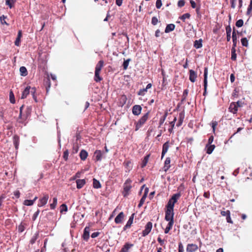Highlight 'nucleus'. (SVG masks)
<instances>
[{"label":"nucleus","mask_w":252,"mask_h":252,"mask_svg":"<svg viewBox=\"0 0 252 252\" xmlns=\"http://www.w3.org/2000/svg\"><path fill=\"white\" fill-rule=\"evenodd\" d=\"M31 93L32 95L33 98L36 100V97L35 96V89L34 88H31V87H27L22 93L21 98L24 99L27 97V96Z\"/></svg>","instance_id":"obj_1"},{"label":"nucleus","mask_w":252,"mask_h":252,"mask_svg":"<svg viewBox=\"0 0 252 252\" xmlns=\"http://www.w3.org/2000/svg\"><path fill=\"white\" fill-rule=\"evenodd\" d=\"M149 112L146 113L136 123L135 126V130H138L147 121L149 118Z\"/></svg>","instance_id":"obj_2"},{"label":"nucleus","mask_w":252,"mask_h":252,"mask_svg":"<svg viewBox=\"0 0 252 252\" xmlns=\"http://www.w3.org/2000/svg\"><path fill=\"white\" fill-rule=\"evenodd\" d=\"M207 75H208V68L205 67L204 72V93L203 95H205L207 93Z\"/></svg>","instance_id":"obj_3"},{"label":"nucleus","mask_w":252,"mask_h":252,"mask_svg":"<svg viewBox=\"0 0 252 252\" xmlns=\"http://www.w3.org/2000/svg\"><path fill=\"white\" fill-rule=\"evenodd\" d=\"M152 223L151 222H148L145 227L144 230L142 232V236H146L151 232L152 228Z\"/></svg>","instance_id":"obj_4"},{"label":"nucleus","mask_w":252,"mask_h":252,"mask_svg":"<svg viewBox=\"0 0 252 252\" xmlns=\"http://www.w3.org/2000/svg\"><path fill=\"white\" fill-rule=\"evenodd\" d=\"M174 215V210L166 209L165 220H173Z\"/></svg>","instance_id":"obj_5"},{"label":"nucleus","mask_w":252,"mask_h":252,"mask_svg":"<svg viewBox=\"0 0 252 252\" xmlns=\"http://www.w3.org/2000/svg\"><path fill=\"white\" fill-rule=\"evenodd\" d=\"M142 107L140 105H135L132 107V113L134 115L138 116L141 112Z\"/></svg>","instance_id":"obj_6"},{"label":"nucleus","mask_w":252,"mask_h":252,"mask_svg":"<svg viewBox=\"0 0 252 252\" xmlns=\"http://www.w3.org/2000/svg\"><path fill=\"white\" fill-rule=\"evenodd\" d=\"M49 199V196L48 194H45L43 197L40 199L39 203L38 204L39 207H41L45 205Z\"/></svg>","instance_id":"obj_7"},{"label":"nucleus","mask_w":252,"mask_h":252,"mask_svg":"<svg viewBox=\"0 0 252 252\" xmlns=\"http://www.w3.org/2000/svg\"><path fill=\"white\" fill-rule=\"evenodd\" d=\"M198 249V247L196 245L193 244H188L187 247V252H194Z\"/></svg>","instance_id":"obj_8"},{"label":"nucleus","mask_w":252,"mask_h":252,"mask_svg":"<svg viewBox=\"0 0 252 252\" xmlns=\"http://www.w3.org/2000/svg\"><path fill=\"white\" fill-rule=\"evenodd\" d=\"M125 215L123 212L120 213L118 216L115 219V222L118 224L122 222L123 220H124Z\"/></svg>","instance_id":"obj_9"},{"label":"nucleus","mask_w":252,"mask_h":252,"mask_svg":"<svg viewBox=\"0 0 252 252\" xmlns=\"http://www.w3.org/2000/svg\"><path fill=\"white\" fill-rule=\"evenodd\" d=\"M90 237V227L86 226L84 230L83 237L84 240L88 241Z\"/></svg>","instance_id":"obj_10"},{"label":"nucleus","mask_w":252,"mask_h":252,"mask_svg":"<svg viewBox=\"0 0 252 252\" xmlns=\"http://www.w3.org/2000/svg\"><path fill=\"white\" fill-rule=\"evenodd\" d=\"M229 111L233 114H236L238 111V107L235 102H233L230 103L229 107Z\"/></svg>","instance_id":"obj_11"},{"label":"nucleus","mask_w":252,"mask_h":252,"mask_svg":"<svg viewBox=\"0 0 252 252\" xmlns=\"http://www.w3.org/2000/svg\"><path fill=\"white\" fill-rule=\"evenodd\" d=\"M169 142H166L162 146V151L161 153V158H163L165 154L167 153L168 148H169Z\"/></svg>","instance_id":"obj_12"},{"label":"nucleus","mask_w":252,"mask_h":252,"mask_svg":"<svg viewBox=\"0 0 252 252\" xmlns=\"http://www.w3.org/2000/svg\"><path fill=\"white\" fill-rule=\"evenodd\" d=\"M22 36V31L19 30L18 32L17 37L14 42V44L17 46H19L20 45L21 38Z\"/></svg>","instance_id":"obj_13"},{"label":"nucleus","mask_w":252,"mask_h":252,"mask_svg":"<svg viewBox=\"0 0 252 252\" xmlns=\"http://www.w3.org/2000/svg\"><path fill=\"white\" fill-rule=\"evenodd\" d=\"M197 77V75L196 72L193 70H189V80L191 82H194L196 80V78Z\"/></svg>","instance_id":"obj_14"},{"label":"nucleus","mask_w":252,"mask_h":252,"mask_svg":"<svg viewBox=\"0 0 252 252\" xmlns=\"http://www.w3.org/2000/svg\"><path fill=\"white\" fill-rule=\"evenodd\" d=\"M134 214H133L130 217V218H129V220H128V221H127V223L126 224V225L124 226V230H126V229L127 228H129L131 224L133 222V218H134Z\"/></svg>","instance_id":"obj_15"},{"label":"nucleus","mask_w":252,"mask_h":252,"mask_svg":"<svg viewBox=\"0 0 252 252\" xmlns=\"http://www.w3.org/2000/svg\"><path fill=\"white\" fill-rule=\"evenodd\" d=\"M133 244L126 243L122 248L120 252H129V249L133 247Z\"/></svg>","instance_id":"obj_16"},{"label":"nucleus","mask_w":252,"mask_h":252,"mask_svg":"<svg viewBox=\"0 0 252 252\" xmlns=\"http://www.w3.org/2000/svg\"><path fill=\"white\" fill-rule=\"evenodd\" d=\"M76 183L77 184V188L80 189L85 184L86 181L84 179H78L76 180Z\"/></svg>","instance_id":"obj_17"},{"label":"nucleus","mask_w":252,"mask_h":252,"mask_svg":"<svg viewBox=\"0 0 252 252\" xmlns=\"http://www.w3.org/2000/svg\"><path fill=\"white\" fill-rule=\"evenodd\" d=\"M226 40L227 41H229L231 39V28L230 26H227L226 27Z\"/></svg>","instance_id":"obj_18"},{"label":"nucleus","mask_w":252,"mask_h":252,"mask_svg":"<svg viewBox=\"0 0 252 252\" xmlns=\"http://www.w3.org/2000/svg\"><path fill=\"white\" fill-rule=\"evenodd\" d=\"M104 65V62L102 60L99 61L96 65L95 71L100 72Z\"/></svg>","instance_id":"obj_19"},{"label":"nucleus","mask_w":252,"mask_h":252,"mask_svg":"<svg viewBox=\"0 0 252 252\" xmlns=\"http://www.w3.org/2000/svg\"><path fill=\"white\" fill-rule=\"evenodd\" d=\"M181 194L180 193H177L173 194L172 197L170 199L173 203H176L178 199L181 197Z\"/></svg>","instance_id":"obj_20"},{"label":"nucleus","mask_w":252,"mask_h":252,"mask_svg":"<svg viewBox=\"0 0 252 252\" xmlns=\"http://www.w3.org/2000/svg\"><path fill=\"white\" fill-rule=\"evenodd\" d=\"M232 38L233 41V47H234V48H235L237 44V35L235 32V30L234 28H233Z\"/></svg>","instance_id":"obj_21"},{"label":"nucleus","mask_w":252,"mask_h":252,"mask_svg":"<svg viewBox=\"0 0 252 252\" xmlns=\"http://www.w3.org/2000/svg\"><path fill=\"white\" fill-rule=\"evenodd\" d=\"M175 29V25L173 24H170L167 25L165 30V32L168 33L171 31H173Z\"/></svg>","instance_id":"obj_22"},{"label":"nucleus","mask_w":252,"mask_h":252,"mask_svg":"<svg viewBox=\"0 0 252 252\" xmlns=\"http://www.w3.org/2000/svg\"><path fill=\"white\" fill-rule=\"evenodd\" d=\"M88 156V153L84 150H82L80 153V158L84 160L86 159Z\"/></svg>","instance_id":"obj_23"},{"label":"nucleus","mask_w":252,"mask_h":252,"mask_svg":"<svg viewBox=\"0 0 252 252\" xmlns=\"http://www.w3.org/2000/svg\"><path fill=\"white\" fill-rule=\"evenodd\" d=\"M170 158H167L164 162V171H166L170 167Z\"/></svg>","instance_id":"obj_24"},{"label":"nucleus","mask_w":252,"mask_h":252,"mask_svg":"<svg viewBox=\"0 0 252 252\" xmlns=\"http://www.w3.org/2000/svg\"><path fill=\"white\" fill-rule=\"evenodd\" d=\"M202 40L201 39H200L198 40H195L194 42V47L196 49H199L202 47Z\"/></svg>","instance_id":"obj_25"},{"label":"nucleus","mask_w":252,"mask_h":252,"mask_svg":"<svg viewBox=\"0 0 252 252\" xmlns=\"http://www.w3.org/2000/svg\"><path fill=\"white\" fill-rule=\"evenodd\" d=\"M95 159L97 161H100L102 159V153L100 151H96L94 153Z\"/></svg>","instance_id":"obj_26"},{"label":"nucleus","mask_w":252,"mask_h":252,"mask_svg":"<svg viewBox=\"0 0 252 252\" xmlns=\"http://www.w3.org/2000/svg\"><path fill=\"white\" fill-rule=\"evenodd\" d=\"M13 143L16 149H18L19 144V137L17 135H14L13 136Z\"/></svg>","instance_id":"obj_27"},{"label":"nucleus","mask_w":252,"mask_h":252,"mask_svg":"<svg viewBox=\"0 0 252 252\" xmlns=\"http://www.w3.org/2000/svg\"><path fill=\"white\" fill-rule=\"evenodd\" d=\"M20 72L21 76H26L28 74V71L25 66H21L20 68Z\"/></svg>","instance_id":"obj_28"},{"label":"nucleus","mask_w":252,"mask_h":252,"mask_svg":"<svg viewBox=\"0 0 252 252\" xmlns=\"http://www.w3.org/2000/svg\"><path fill=\"white\" fill-rule=\"evenodd\" d=\"M99 71H95L94 80L96 82H100L102 79V78L99 76Z\"/></svg>","instance_id":"obj_29"},{"label":"nucleus","mask_w":252,"mask_h":252,"mask_svg":"<svg viewBox=\"0 0 252 252\" xmlns=\"http://www.w3.org/2000/svg\"><path fill=\"white\" fill-rule=\"evenodd\" d=\"M93 187L95 189H99L101 188L100 182L94 178L93 179Z\"/></svg>","instance_id":"obj_30"},{"label":"nucleus","mask_w":252,"mask_h":252,"mask_svg":"<svg viewBox=\"0 0 252 252\" xmlns=\"http://www.w3.org/2000/svg\"><path fill=\"white\" fill-rule=\"evenodd\" d=\"M184 119V114L183 112H181L179 114V120L178 124H177V126H180L182 125Z\"/></svg>","instance_id":"obj_31"},{"label":"nucleus","mask_w":252,"mask_h":252,"mask_svg":"<svg viewBox=\"0 0 252 252\" xmlns=\"http://www.w3.org/2000/svg\"><path fill=\"white\" fill-rule=\"evenodd\" d=\"M237 55L236 54V50L234 47H232L231 49V59L233 61H235L236 60Z\"/></svg>","instance_id":"obj_32"},{"label":"nucleus","mask_w":252,"mask_h":252,"mask_svg":"<svg viewBox=\"0 0 252 252\" xmlns=\"http://www.w3.org/2000/svg\"><path fill=\"white\" fill-rule=\"evenodd\" d=\"M174 203H173L171 200H169L166 205V209L174 210Z\"/></svg>","instance_id":"obj_33"},{"label":"nucleus","mask_w":252,"mask_h":252,"mask_svg":"<svg viewBox=\"0 0 252 252\" xmlns=\"http://www.w3.org/2000/svg\"><path fill=\"white\" fill-rule=\"evenodd\" d=\"M149 157H150V155H147L144 158L142 162L141 167L143 168L144 167H145L146 165V164L148 161Z\"/></svg>","instance_id":"obj_34"},{"label":"nucleus","mask_w":252,"mask_h":252,"mask_svg":"<svg viewBox=\"0 0 252 252\" xmlns=\"http://www.w3.org/2000/svg\"><path fill=\"white\" fill-rule=\"evenodd\" d=\"M16 1V0H5L6 4L10 8H12L13 4Z\"/></svg>","instance_id":"obj_35"},{"label":"nucleus","mask_w":252,"mask_h":252,"mask_svg":"<svg viewBox=\"0 0 252 252\" xmlns=\"http://www.w3.org/2000/svg\"><path fill=\"white\" fill-rule=\"evenodd\" d=\"M57 204V198L54 197L53 199V203L50 204V208L51 209H54Z\"/></svg>","instance_id":"obj_36"},{"label":"nucleus","mask_w":252,"mask_h":252,"mask_svg":"<svg viewBox=\"0 0 252 252\" xmlns=\"http://www.w3.org/2000/svg\"><path fill=\"white\" fill-rule=\"evenodd\" d=\"M189 93V91L187 89H186L184 91L183 95H182V98L181 100V102H183L186 99V97L188 95Z\"/></svg>","instance_id":"obj_37"},{"label":"nucleus","mask_w":252,"mask_h":252,"mask_svg":"<svg viewBox=\"0 0 252 252\" xmlns=\"http://www.w3.org/2000/svg\"><path fill=\"white\" fill-rule=\"evenodd\" d=\"M130 61V59H128L124 61L123 66L124 69H126L129 64V63Z\"/></svg>","instance_id":"obj_38"},{"label":"nucleus","mask_w":252,"mask_h":252,"mask_svg":"<svg viewBox=\"0 0 252 252\" xmlns=\"http://www.w3.org/2000/svg\"><path fill=\"white\" fill-rule=\"evenodd\" d=\"M131 187L130 186L126 185L124 187V196H126L128 194L129 191L130 190Z\"/></svg>","instance_id":"obj_39"},{"label":"nucleus","mask_w":252,"mask_h":252,"mask_svg":"<svg viewBox=\"0 0 252 252\" xmlns=\"http://www.w3.org/2000/svg\"><path fill=\"white\" fill-rule=\"evenodd\" d=\"M241 43L243 46L248 47V40L247 38L244 37L241 39Z\"/></svg>","instance_id":"obj_40"},{"label":"nucleus","mask_w":252,"mask_h":252,"mask_svg":"<svg viewBox=\"0 0 252 252\" xmlns=\"http://www.w3.org/2000/svg\"><path fill=\"white\" fill-rule=\"evenodd\" d=\"M34 200H25L24 202V204L26 206H31L33 205Z\"/></svg>","instance_id":"obj_41"},{"label":"nucleus","mask_w":252,"mask_h":252,"mask_svg":"<svg viewBox=\"0 0 252 252\" xmlns=\"http://www.w3.org/2000/svg\"><path fill=\"white\" fill-rule=\"evenodd\" d=\"M215 146L214 145H210L209 146L207 150V153L208 154H211L213 151Z\"/></svg>","instance_id":"obj_42"},{"label":"nucleus","mask_w":252,"mask_h":252,"mask_svg":"<svg viewBox=\"0 0 252 252\" xmlns=\"http://www.w3.org/2000/svg\"><path fill=\"white\" fill-rule=\"evenodd\" d=\"M9 99H10V101L11 103H13V104L15 103V98H14V95L12 91L10 92V94H9Z\"/></svg>","instance_id":"obj_43"},{"label":"nucleus","mask_w":252,"mask_h":252,"mask_svg":"<svg viewBox=\"0 0 252 252\" xmlns=\"http://www.w3.org/2000/svg\"><path fill=\"white\" fill-rule=\"evenodd\" d=\"M190 16V15L189 13H187L183 14L182 16H181L180 17V18L181 20H182L183 21H185L186 19L189 18Z\"/></svg>","instance_id":"obj_44"},{"label":"nucleus","mask_w":252,"mask_h":252,"mask_svg":"<svg viewBox=\"0 0 252 252\" xmlns=\"http://www.w3.org/2000/svg\"><path fill=\"white\" fill-rule=\"evenodd\" d=\"M146 198V195H143V196L142 197V198H141L139 203L138 204L139 207H140L141 206H142L143 205V203L145 202Z\"/></svg>","instance_id":"obj_45"},{"label":"nucleus","mask_w":252,"mask_h":252,"mask_svg":"<svg viewBox=\"0 0 252 252\" xmlns=\"http://www.w3.org/2000/svg\"><path fill=\"white\" fill-rule=\"evenodd\" d=\"M6 18V16H4V15H2L0 17V21L1 23V24H5L6 25H8V24L6 23L5 21V19Z\"/></svg>","instance_id":"obj_46"},{"label":"nucleus","mask_w":252,"mask_h":252,"mask_svg":"<svg viewBox=\"0 0 252 252\" xmlns=\"http://www.w3.org/2000/svg\"><path fill=\"white\" fill-rule=\"evenodd\" d=\"M252 10V0L250 1V4L248 8L247 14V15H250L251 14V11Z\"/></svg>","instance_id":"obj_47"},{"label":"nucleus","mask_w":252,"mask_h":252,"mask_svg":"<svg viewBox=\"0 0 252 252\" xmlns=\"http://www.w3.org/2000/svg\"><path fill=\"white\" fill-rule=\"evenodd\" d=\"M243 23H244V22H243V20H242V19H239V20H238L236 23V26L238 27V28H240V27H241L243 26Z\"/></svg>","instance_id":"obj_48"},{"label":"nucleus","mask_w":252,"mask_h":252,"mask_svg":"<svg viewBox=\"0 0 252 252\" xmlns=\"http://www.w3.org/2000/svg\"><path fill=\"white\" fill-rule=\"evenodd\" d=\"M147 92V90L145 88V89H141L139 90V91L138 92L137 94L139 95H144V94H145L146 92Z\"/></svg>","instance_id":"obj_49"},{"label":"nucleus","mask_w":252,"mask_h":252,"mask_svg":"<svg viewBox=\"0 0 252 252\" xmlns=\"http://www.w3.org/2000/svg\"><path fill=\"white\" fill-rule=\"evenodd\" d=\"M67 211V206L63 204L61 206V213H63V211L66 212Z\"/></svg>","instance_id":"obj_50"},{"label":"nucleus","mask_w":252,"mask_h":252,"mask_svg":"<svg viewBox=\"0 0 252 252\" xmlns=\"http://www.w3.org/2000/svg\"><path fill=\"white\" fill-rule=\"evenodd\" d=\"M158 19L156 17H153L152 18L151 23L153 25H156L158 24Z\"/></svg>","instance_id":"obj_51"},{"label":"nucleus","mask_w":252,"mask_h":252,"mask_svg":"<svg viewBox=\"0 0 252 252\" xmlns=\"http://www.w3.org/2000/svg\"><path fill=\"white\" fill-rule=\"evenodd\" d=\"M156 5L158 9H159L162 6L161 0H157Z\"/></svg>","instance_id":"obj_52"},{"label":"nucleus","mask_w":252,"mask_h":252,"mask_svg":"<svg viewBox=\"0 0 252 252\" xmlns=\"http://www.w3.org/2000/svg\"><path fill=\"white\" fill-rule=\"evenodd\" d=\"M167 221H169V222H168L167 226L169 228L172 229L173 225L174 224L173 220H169Z\"/></svg>","instance_id":"obj_53"},{"label":"nucleus","mask_w":252,"mask_h":252,"mask_svg":"<svg viewBox=\"0 0 252 252\" xmlns=\"http://www.w3.org/2000/svg\"><path fill=\"white\" fill-rule=\"evenodd\" d=\"M167 221H169V222H168L167 226L169 228L172 229L173 225L174 224L173 220H169Z\"/></svg>","instance_id":"obj_54"},{"label":"nucleus","mask_w":252,"mask_h":252,"mask_svg":"<svg viewBox=\"0 0 252 252\" xmlns=\"http://www.w3.org/2000/svg\"><path fill=\"white\" fill-rule=\"evenodd\" d=\"M221 215L223 216H227L230 215V211L227 210L226 211H221L220 213Z\"/></svg>","instance_id":"obj_55"},{"label":"nucleus","mask_w":252,"mask_h":252,"mask_svg":"<svg viewBox=\"0 0 252 252\" xmlns=\"http://www.w3.org/2000/svg\"><path fill=\"white\" fill-rule=\"evenodd\" d=\"M185 1L184 0H180L178 2V6L179 7H183L185 5Z\"/></svg>","instance_id":"obj_56"},{"label":"nucleus","mask_w":252,"mask_h":252,"mask_svg":"<svg viewBox=\"0 0 252 252\" xmlns=\"http://www.w3.org/2000/svg\"><path fill=\"white\" fill-rule=\"evenodd\" d=\"M237 0H231V7L232 8H235L236 7V2Z\"/></svg>","instance_id":"obj_57"},{"label":"nucleus","mask_w":252,"mask_h":252,"mask_svg":"<svg viewBox=\"0 0 252 252\" xmlns=\"http://www.w3.org/2000/svg\"><path fill=\"white\" fill-rule=\"evenodd\" d=\"M218 125V122L216 121L213 122L212 123V127L213 128V131L215 132V127Z\"/></svg>","instance_id":"obj_58"},{"label":"nucleus","mask_w":252,"mask_h":252,"mask_svg":"<svg viewBox=\"0 0 252 252\" xmlns=\"http://www.w3.org/2000/svg\"><path fill=\"white\" fill-rule=\"evenodd\" d=\"M68 156V152L67 150H66L63 153V158L65 160H67Z\"/></svg>","instance_id":"obj_59"},{"label":"nucleus","mask_w":252,"mask_h":252,"mask_svg":"<svg viewBox=\"0 0 252 252\" xmlns=\"http://www.w3.org/2000/svg\"><path fill=\"white\" fill-rule=\"evenodd\" d=\"M158 241L159 242L161 246H163L164 245V240H162L159 237L158 238Z\"/></svg>","instance_id":"obj_60"},{"label":"nucleus","mask_w":252,"mask_h":252,"mask_svg":"<svg viewBox=\"0 0 252 252\" xmlns=\"http://www.w3.org/2000/svg\"><path fill=\"white\" fill-rule=\"evenodd\" d=\"M39 213V210H38L36 212L34 213V214L33 215L32 219L33 220H35L37 217L38 216V214Z\"/></svg>","instance_id":"obj_61"},{"label":"nucleus","mask_w":252,"mask_h":252,"mask_svg":"<svg viewBox=\"0 0 252 252\" xmlns=\"http://www.w3.org/2000/svg\"><path fill=\"white\" fill-rule=\"evenodd\" d=\"M99 234V233L98 232H94L91 235V237L93 238H94L96 237H97L98 236V235Z\"/></svg>","instance_id":"obj_62"},{"label":"nucleus","mask_w":252,"mask_h":252,"mask_svg":"<svg viewBox=\"0 0 252 252\" xmlns=\"http://www.w3.org/2000/svg\"><path fill=\"white\" fill-rule=\"evenodd\" d=\"M14 194L16 196V198H19L20 197V193L19 191L16 190V191H14Z\"/></svg>","instance_id":"obj_63"},{"label":"nucleus","mask_w":252,"mask_h":252,"mask_svg":"<svg viewBox=\"0 0 252 252\" xmlns=\"http://www.w3.org/2000/svg\"><path fill=\"white\" fill-rule=\"evenodd\" d=\"M190 3L191 7L193 8H195V7H196V3H195V2L193 0H190Z\"/></svg>","instance_id":"obj_64"}]
</instances>
